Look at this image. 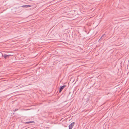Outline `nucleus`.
<instances>
[{
    "label": "nucleus",
    "mask_w": 129,
    "mask_h": 129,
    "mask_svg": "<svg viewBox=\"0 0 129 129\" xmlns=\"http://www.w3.org/2000/svg\"><path fill=\"white\" fill-rule=\"evenodd\" d=\"M75 123L74 122H73L71 123L69 126V129H72Z\"/></svg>",
    "instance_id": "obj_1"
},
{
    "label": "nucleus",
    "mask_w": 129,
    "mask_h": 129,
    "mask_svg": "<svg viewBox=\"0 0 129 129\" xmlns=\"http://www.w3.org/2000/svg\"><path fill=\"white\" fill-rule=\"evenodd\" d=\"M31 7V6L30 5H23L21 6V7L25 8H27Z\"/></svg>",
    "instance_id": "obj_2"
},
{
    "label": "nucleus",
    "mask_w": 129,
    "mask_h": 129,
    "mask_svg": "<svg viewBox=\"0 0 129 129\" xmlns=\"http://www.w3.org/2000/svg\"><path fill=\"white\" fill-rule=\"evenodd\" d=\"M66 87V86L65 85H64L62 86H61L60 87V90H59V92H60L63 89Z\"/></svg>",
    "instance_id": "obj_3"
},
{
    "label": "nucleus",
    "mask_w": 129,
    "mask_h": 129,
    "mask_svg": "<svg viewBox=\"0 0 129 129\" xmlns=\"http://www.w3.org/2000/svg\"><path fill=\"white\" fill-rule=\"evenodd\" d=\"M11 56V55H6V54H4L3 55V56L4 57L5 59H6L7 58L9 57V56Z\"/></svg>",
    "instance_id": "obj_4"
},
{
    "label": "nucleus",
    "mask_w": 129,
    "mask_h": 129,
    "mask_svg": "<svg viewBox=\"0 0 129 129\" xmlns=\"http://www.w3.org/2000/svg\"><path fill=\"white\" fill-rule=\"evenodd\" d=\"M34 121H30L29 122H25V124H29V123H34Z\"/></svg>",
    "instance_id": "obj_5"
},
{
    "label": "nucleus",
    "mask_w": 129,
    "mask_h": 129,
    "mask_svg": "<svg viewBox=\"0 0 129 129\" xmlns=\"http://www.w3.org/2000/svg\"><path fill=\"white\" fill-rule=\"evenodd\" d=\"M106 37V35H105V34H104V35H103L101 37V38H100V39H101L103 37Z\"/></svg>",
    "instance_id": "obj_6"
},
{
    "label": "nucleus",
    "mask_w": 129,
    "mask_h": 129,
    "mask_svg": "<svg viewBox=\"0 0 129 129\" xmlns=\"http://www.w3.org/2000/svg\"><path fill=\"white\" fill-rule=\"evenodd\" d=\"M18 110V109H15L14 110V111H17Z\"/></svg>",
    "instance_id": "obj_7"
}]
</instances>
